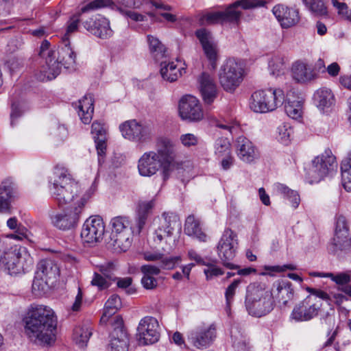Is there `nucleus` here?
Segmentation results:
<instances>
[{
    "label": "nucleus",
    "instance_id": "nucleus-1",
    "mask_svg": "<svg viewBox=\"0 0 351 351\" xmlns=\"http://www.w3.org/2000/svg\"><path fill=\"white\" fill-rule=\"evenodd\" d=\"M49 183L51 196L60 206L67 204L78 205L82 197H85L84 205H86L97 188L95 184H93L88 190L82 193L79 182L73 178L66 168L60 165L55 167Z\"/></svg>",
    "mask_w": 351,
    "mask_h": 351
},
{
    "label": "nucleus",
    "instance_id": "nucleus-2",
    "mask_svg": "<svg viewBox=\"0 0 351 351\" xmlns=\"http://www.w3.org/2000/svg\"><path fill=\"white\" fill-rule=\"evenodd\" d=\"M57 319L49 306L32 304L25 318V332L35 343L49 345L55 341Z\"/></svg>",
    "mask_w": 351,
    "mask_h": 351
},
{
    "label": "nucleus",
    "instance_id": "nucleus-3",
    "mask_svg": "<svg viewBox=\"0 0 351 351\" xmlns=\"http://www.w3.org/2000/svg\"><path fill=\"white\" fill-rule=\"evenodd\" d=\"M176 158V147L167 138H160L156 143V151L145 152L138 160L139 174L151 177L160 169L162 170L164 179H167Z\"/></svg>",
    "mask_w": 351,
    "mask_h": 351
},
{
    "label": "nucleus",
    "instance_id": "nucleus-4",
    "mask_svg": "<svg viewBox=\"0 0 351 351\" xmlns=\"http://www.w3.org/2000/svg\"><path fill=\"white\" fill-rule=\"evenodd\" d=\"M39 56L45 60L41 71L45 74L44 77H40L41 80L45 78L48 80L56 78L60 73L62 66L66 69L71 68L76 59L75 53L67 40H62V46L58 50L51 47L48 40H43L40 47Z\"/></svg>",
    "mask_w": 351,
    "mask_h": 351
},
{
    "label": "nucleus",
    "instance_id": "nucleus-5",
    "mask_svg": "<svg viewBox=\"0 0 351 351\" xmlns=\"http://www.w3.org/2000/svg\"><path fill=\"white\" fill-rule=\"evenodd\" d=\"M263 1L237 0L227 5L224 10L213 12L204 10L199 12V26H208L220 23L238 24L240 21L242 12L239 8L243 10L254 9L263 6Z\"/></svg>",
    "mask_w": 351,
    "mask_h": 351
},
{
    "label": "nucleus",
    "instance_id": "nucleus-6",
    "mask_svg": "<svg viewBox=\"0 0 351 351\" xmlns=\"http://www.w3.org/2000/svg\"><path fill=\"white\" fill-rule=\"evenodd\" d=\"M245 306L252 316L261 317L271 312L274 306L272 293L260 283H250L246 288Z\"/></svg>",
    "mask_w": 351,
    "mask_h": 351
},
{
    "label": "nucleus",
    "instance_id": "nucleus-7",
    "mask_svg": "<svg viewBox=\"0 0 351 351\" xmlns=\"http://www.w3.org/2000/svg\"><path fill=\"white\" fill-rule=\"evenodd\" d=\"M284 91L280 88H267L254 91L250 99V108L256 113L273 112L283 104Z\"/></svg>",
    "mask_w": 351,
    "mask_h": 351
},
{
    "label": "nucleus",
    "instance_id": "nucleus-8",
    "mask_svg": "<svg viewBox=\"0 0 351 351\" xmlns=\"http://www.w3.org/2000/svg\"><path fill=\"white\" fill-rule=\"evenodd\" d=\"M111 233L110 245L117 252L127 251L132 244V235L135 232L128 217L117 216L113 217L110 223Z\"/></svg>",
    "mask_w": 351,
    "mask_h": 351
},
{
    "label": "nucleus",
    "instance_id": "nucleus-9",
    "mask_svg": "<svg viewBox=\"0 0 351 351\" xmlns=\"http://www.w3.org/2000/svg\"><path fill=\"white\" fill-rule=\"evenodd\" d=\"M335 156L329 149L316 156L307 170L306 176L311 184L318 182L337 171Z\"/></svg>",
    "mask_w": 351,
    "mask_h": 351
},
{
    "label": "nucleus",
    "instance_id": "nucleus-10",
    "mask_svg": "<svg viewBox=\"0 0 351 351\" xmlns=\"http://www.w3.org/2000/svg\"><path fill=\"white\" fill-rule=\"evenodd\" d=\"M243 72L235 60H227L219 72V80L223 89L228 93L234 92L243 80Z\"/></svg>",
    "mask_w": 351,
    "mask_h": 351
},
{
    "label": "nucleus",
    "instance_id": "nucleus-11",
    "mask_svg": "<svg viewBox=\"0 0 351 351\" xmlns=\"http://www.w3.org/2000/svg\"><path fill=\"white\" fill-rule=\"evenodd\" d=\"M237 234L231 229L226 228L217 245V254L223 265L230 269H238L239 266L230 262L236 256L238 249Z\"/></svg>",
    "mask_w": 351,
    "mask_h": 351
},
{
    "label": "nucleus",
    "instance_id": "nucleus-12",
    "mask_svg": "<svg viewBox=\"0 0 351 351\" xmlns=\"http://www.w3.org/2000/svg\"><path fill=\"white\" fill-rule=\"evenodd\" d=\"M84 200L85 197H82L78 205H69V208L62 213L50 215L52 224L57 228L63 230L75 228L84 210Z\"/></svg>",
    "mask_w": 351,
    "mask_h": 351
},
{
    "label": "nucleus",
    "instance_id": "nucleus-13",
    "mask_svg": "<svg viewBox=\"0 0 351 351\" xmlns=\"http://www.w3.org/2000/svg\"><path fill=\"white\" fill-rule=\"evenodd\" d=\"M199 43H200L203 54L208 64L206 69L215 71L219 60V47L212 32L206 28H199Z\"/></svg>",
    "mask_w": 351,
    "mask_h": 351
},
{
    "label": "nucleus",
    "instance_id": "nucleus-14",
    "mask_svg": "<svg viewBox=\"0 0 351 351\" xmlns=\"http://www.w3.org/2000/svg\"><path fill=\"white\" fill-rule=\"evenodd\" d=\"M322 302L316 297H306L293 309L290 319L296 322H306L317 316Z\"/></svg>",
    "mask_w": 351,
    "mask_h": 351
},
{
    "label": "nucleus",
    "instance_id": "nucleus-15",
    "mask_svg": "<svg viewBox=\"0 0 351 351\" xmlns=\"http://www.w3.org/2000/svg\"><path fill=\"white\" fill-rule=\"evenodd\" d=\"M137 337L141 345L153 344L160 338L158 320L151 316L143 317L137 328Z\"/></svg>",
    "mask_w": 351,
    "mask_h": 351
},
{
    "label": "nucleus",
    "instance_id": "nucleus-16",
    "mask_svg": "<svg viewBox=\"0 0 351 351\" xmlns=\"http://www.w3.org/2000/svg\"><path fill=\"white\" fill-rule=\"evenodd\" d=\"M105 232V224L102 218L95 215L87 219L83 224L81 237L84 243L93 244L99 242Z\"/></svg>",
    "mask_w": 351,
    "mask_h": 351
},
{
    "label": "nucleus",
    "instance_id": "nucleus-17",
    "mask_svg": "<svg viewBox=\"0 0 351 351\" xmlns=\"http://www.w3.org/2000/svg\"><path fill=\"white\" fill-rule=\"evenodd\" d=\"M215 71L204 69L199 76V91L205 104H211L217 97L218 88L215 78Z\"/></svg>",
    "mask_w": 351,
    "mask_h": 351
},
{
    "label": "nucleus",
    "instance_id": "nucleus-18",
    "mask_svg": "<svg viewBox=\"0 0 351 351\" xmlns=\"http://www.w3.org/2000/svg\"><path fill=\"white\" fill-rule=\"evenodd\" d=\"M333 251H343L351 246V237L346 218L343 215L336 217L335 234L332 241Z\"/></svg>",
    "mask_w": 351,
    "mask_h": 351
},
{
    "label": "nucleus",
    "instance_id": "nucleus-19",
    "mask_svg": "<svg viewBox=\"0 0 351 351\" xmlns=\"http://www.w3.org/2000/svg\"><path fill=\"white\" fill-rule=\"evenodd\" d=\"M82 25L90 34L101 39L109 38L113 34L110 21L100 14L93 15L86 20H82Z\"/></svg>",
    "mask_w": 351,
    "mask_h": 351
},
{
    "label": "nucleus",
    "instance_id": "nucleus-20",
    "mask_svg": "<svg viewBox=\"0 0 351 351\" xmlns=\"http://www.w3.org/2000/svg\"><path fill=\"white\" fill-rule=\"evenodd\" d=\"M271 11L282 29H289L295 26L300 19L298 9L284 4L274 5Z\"/></svg>",
    "mask_w": 351,
    "mask_h": 351
},
{
    "label": "nucleus",
    "instance_id": "nucleus-21",
    "mask_svg": "<svg viewBox=\"0 0 351 351\" xmlns=\"http://www.w3.org/2000/svg\"><path fill=\"white\" fill-rule=\"evenodd\" d=\"M110 7L112 9H117L121 14L135 22H143L147 21L145 14L131 10H125L118 7L112 0H94L81 8V12L84 13L90 10Z\"/></svg>",
    "mask_w": 351,
    "mask_h": 351
},
{
    "label": "nucleus",
    "instance_id": "nucleus-22",
    "mask_svg": "<svg viewBox=\"0 0 351 351\" xmlns=\"http://www.w3.org/2000/svg\"><path fill=\"white\" fill-rule=\"evenodd\" d=\"M171 252V247L168 248L162 247L161 252L147 251L143 252V256L147 261H159L158 264L162 269L171 270L181 262L180 256H168Z\"/></svg>",
    "mask_w": 351,
    "mask_h": 351
},
{
    "label": "nucleus",
    "instance_id": "nucleus-23",
    "mask_svg": "<svg viewBox=\"0 0 351 351\" xmlns=\"http://www.w3.org/2000/svg\"><path fill=\"white\" fill-rule=\"evenodd\" d=\"M236 150L239 158L245 163H253L260 157L258 149L243 136L237 138Z\"/></svg>",
    "mask_w": 351,
    "mask_h": 351
},
{
    "label": "nucleus",
    "instance_id": "nucleus-24",
    "mask_svg": "<svg viewBox=\"0 0 351 351\" xmlns=\"http://www.w3.org/2000/svg\"><path fill=\"white\" fill-rule=\"evenodd\" d=\"M111 332L109 351H128V337L123 326L122 318L117 316Z\"/></svg>",
    "mask_w": 351,
    "mask_h": 351
},
{
    "label": "nucleus",
    "instance_id": "nucleus-25",
    "mask_svg": "<svg viewBox=\"0 0 351 351\" xmlns=\"http://www.w3.org/2000/svg\"><path fill=\"white\" fill-rule=\"evenodd\" d=\"M178 114L182 121L193 122L197 120V99L191 95L183 96L179 101Z\"/></svg>",
    "mask_w": 351,
    "mask_h": 351
},
{
    "label": "nucleus",
    "instance_id": "nucleus-26",
    "mask_svg": "<svg viewBox=\"0 0 351 351\" xmlns=\"http://www.w3.org/2000/svg\"><path fill=\"white\" fill-rule=\"evenodd\" d=\"M285 110L286 114L293 119H299L303 113L304 99L295 93L294 90H290L285 98Z\"/></svg>",
    "mask_w": 351,
    "mask_h": 351
},
{
    "label": "nucleus",
    "instance_id": "nucleus-27",
    "mask_svg": "<svg viewBox=\"0 0 351 351\" xmlns=\"http://www.w3.org/2000/svg\"><path fill=\"white\" fill-rule=\"evenodd\" d=\"M293 78L299 83H306L317 77V73L312 65L301 62H295L291 68Z\"/></svg>",
    "mask_w": 351,
    "mask_h": 351
},
{
    "label": "nucleus",
    "instance_id": "nucleus-28",
    "mask_svg": "<svg viewBox=\"0 0 351 351\" xmlns=\"http://www.w3.org/2000/svg\"><path fill=\"white\" fill-rule=\"evenodd\" d=\"M291 283L288 280H278L273 285L271 291L272 297H275L279 303L286 306L293 297Z\"/></svg>",
    "mask_w": 351,
    "mask_h": 351
},
{
    "label": "nucleus",
    "instance_id": "nucleus-29",
    "mask_svg": "<svg viewBox=\"0 0 351 351\" xmlns=\"http://www.w3.org/2000/svg\"><path fill=\"white\" fill-rule=\"evenodd\" d=\"M160 62V73L163 80L169 82L176 81L184 71V68L178 62H169L166 59H162Z\"/></svg>",
    "mask_w": 351,
    "mask_h": 351
},
{
    "label": "nucleus",
    "instance_id": "nucleus-30",
    "mask_svg": "<svg viewBox=\"0 0 351 351\" xmlns=\"http://www.w3.org/2000/svg\"><path fill=\"white\" fill-rule=\"evenodd\" d=\"M59 269L58 266L50 259L42 260L38 264L36 275L45 284L51 279H56Z\"/></svg>",
    "mask_w": 351,
    "mask_h": 351
},
{
    "label": "nucleus",
    "instance_id": "nucleus-31",
    "mask_svg": "<svg viewBox=\"0 0 351 351\" xmlns=\"http://www.w3.org/2000/svg\"><path fill=\"white\" fill-rule=\"evenodd\" d=\"M78 109V115L84 124L90 123L94 112V99L90 94L86 95L78 101L76 107Z\"/></svg>",
    "mask_w": 351,
    "mask_h": 351
},
{
    "label": "nucleus",
    "instance_id": "nucleus-32",
    "mask_svg": "<svg viewBox=\"0 0 351 351\" xmlns=\"http://www.w3.org/2000/svg\"><path fill=\"white\" fill-rule=\"evenodd\" d=\"M91 132L93 134L98 155L102 156L106 149V129L103 123L96 121L92 124Z\"/></svg>",
    "mask_w": 351,
    "mask_h": 351
},
{
    "label": "nucleus",
    "instance_id": "nucleus-33",
    "mask_svg": "<svg viewBox=\"0 0 351 351\" xmlns=\"http://www.w3.org/2000/svg\"><path fill=\"white\" fill-rule=\"evenodd\" d=\"M314 101L319 109L324 110L334 105L335 97L330 89L322 88L315 93Z\"/></svg>",
    "mask_w": 351,
    "mask_h": 351
},
{
    "label": "nucleus",
    "instance_id": "nucleus-34",
    "mask_svg": "<svg viewBox=\"0 0 351 351\" xmlns=\"http://www.w3.org/2000/svg\"><path fill=\"white\" fill-rule=\"evenodd\" d=\"M159 227L166 231L167 236H171L174 230H180L181 222L176 213H165L162 215Z\"/></svg>",
    "mask_w": 351,
    "mask_h": 351
},
{
    "label": "nucleus",
    "instance_id": "nucleus-35",
    "mask_svg": "<svg viewBox=\"0 0 351 351\" xmlns=\"http://www.w3.org/2000/svg\"><path fill=\"white\" fill-rule=\"evenodd\" d=\"M147 43L150 53L155 61L160 62L167 58L166 47L158 38L148 35Z\"/></svg>",
    "mask_w": 351,
    "mask_h": 351
},
{
    "label": "nucleus",
    "instance_id": "nucleus-36",
    "mask_svg": "<svg viewBox=\"0 0 351 351\" xmlns=\"http://www.w3.org/2000/svg\"><path fill=\"white\" fill-rule=\"evenodd\" d=\"M17 261L18 257L15 249L14 250L5 252L0 266L2 265L5 270H7L8 273L10 275L21 274V268L22 267L19 265Z\"/></svg>",
    "mask_w": 351,
    "mask_h": 351
},
{
    "label": "nucleus",
    "instance_id": "nucleus-37",
    "mask_svg": "<svg viewBox=\"0 0 351 351\" xmlns=\"http://www.w3.org/2000/svg\"><path fill=\"white\" fill-rule=\"evenodd\" d=\"M154 200L143 201L138 203L136 219V232L140 233L144 227L147 215L154 206Z\"/></svg>",
    "mask_w": 351,
    "mask_h": 351
},
{
    "label": "nucleus",
    "instance_id": "nucleus-38",
    "mask_svg": "<svg viewBox=\"0 0 351 351\" xmlns=\"http://www.w3.org/2000/svg\"><path fill=\"white\" fill-rule=\"evenodd\" d=\"M92 335V328L89 324L76 326L73 330V341L76 345L84 348Z\"/></svg>",
    "mask_w": 351,
    "mask_h": 351
},
{
    "label": "nucleus",
    "instance_id": "nucleus-39",
    "mask_svg": "<svg viewBox=\"0 0 351 351\" xmlns=\"http://www.w3.org/2000/svg\"><path fill=\"white\" fill-rule=\"evenodd\" d=\"M154 130L151 123L138 122L134 143L143 144L150 141L154 136Z\"/></svg>",
    "mask_w": 351,
    "mask_h": 351
},
{
    "label": "nucleus",
    "instance_id": "nucleus-40",
    "mask_svg": "<svg viewBox=\"0 0 351 351\" xmlns=\"http://www.w3.org/2000/svg\"><path fill=\"white\" fill-rule=\"evenodd\" d=\"M217 336L214 324L203 327L199 332V349L210 346Z\"/></svg>",
    "mask_w": 351,
    "mask_h": 351
},
{
    "label": "nucleus",
    "instance_id": "nucleus-41",
    "mask_svg": "<svg viewBox=\"0 0 351 351\" xmlns=\"http://www.w3.org/2000/svg\"><path fill=\"white\" fill-rule=\"evenodd\" d=\"M16 255L18 257L17 262L21 266V273H25L30 270L34 265V260L30 254L25 247H19L16 249Z\"/></svg>",
    "mask_w": 351,
    "mask_h": 351
},
{
    "label": "nucleus",
    "instance_id": "nucleus-42",
    "mask_svg": "<svg viewBox=\"0 0 351 351\" xmlns=\"http://www.w3.org/2000/svg\"><path fill=\"white\" fill-rule=\"evenodd\" d=\"M275 189L278 194L290 201L293 208L298 207L300 198L297 191L291 190L287 186L280 183L275 184Z\"/></svg>",
    "mask_w": 351,
    "mask_h": 351
},
{
    "label": "nucleus",
    "instance_id": "nucleus-43",
    "mask_svg": "<svg viewBox=\"0 0 351 351\" xmlns=\"http://www.w3.org/2000/svg\"><path fill=\"white\" fill-rule=\"evenodd\" d=\"M322 324L326 326L328 340L324 343L323 347H328L332 344L337 334V326L335 327V318L333 315L328 314L322 321Z\"/></svg>",
    "mask_w": 351,
    "mask_h": 351
},
{
    "label": "nucleus",
    "instance_id": "nucleus-44",
    "mask_svg": "<svg viewBox=\"0 0 351 351\" xmlns=\"http://www.w3.org/2000/svg\"><path fill=\"white\" fill-rule=\"evenodd\" d=\"M17 186L11 178L3 180L0 184V196L13 199L17 194Z\"/></svg>",
    "mask_w": 351,
    "mask_h": 351
},
{
    "label": "nucleus",
    "instance_id": "nucleus-45",
    "mask_svg": "<svg viewBox=\"0 0 351 351\" xmlns=\"http://www.w3.org/2000/svg\"><path fill=\"white\" fill-rule=\"evenodd\" d=\"M138 122L136 119L126 121L119 126L122 136L130 141L134 142Z\"/></svg>",
    "mask_w": 351,
    "mask_h": 351
},
{
    "label": "nucleus",
    "instance_id": "nucleus-46",
    "mask_svg": "<svg viewBox=\"0 0 351 351\" xmlns=\"http://www.w3.org/2000/svg\"><path fill=\"white\" fill-rule=\"evenodd\" d=\"M121 306V302L118 295H112L105 304L102 319L113 315Z\"/></svg>",
    "mask_w": 351,
    "mask_h": 351
},
{
    "label": "nucleus",
    "instance_id": "nucleus-47",
    "mask_svg": "<svg viewBox=\"0 0 351 351\" xmlns=\"http://www.w3.org/2000/svg\"><path fill=\"white\" fill-rule=\"evenodd\" d=\"M293 133L290 123H282L278 125L276 130V138L281 143L287 145L291 141V137Z\"/></svg>",
    "mask_w": 351,
    "mask_h": 351
},
{
    "label": "nucleus",
    "instance_id": "nucleus-48",
    "mask_svg": "<svg viewBox=\"0 0 351 351\" xmlns=\"http://www.w3.org/2000/svg\"><path fill=\"white\" fill-rule=\"evenodd\" d=\"M313 276L330 278L333 282L340 287H343L350 282L351 277L347 273H339L334 274L332 273H319L315 272L312 274Z\"/></svg>",
    "mask_w": 351,
    "mask_h": 351
},
{
    "label": "nucleus",
    "instance_id": "nucleus-49",
    "mask_svg": "<svg viewBox=\"0 0 351 351\" xmlns=\"http://www.w3.org/2000/svg\"><path fill=\"white\" fill-rule=\"evenodd\" d=\"M215 153L218 158L232 153L231 144L227 138H219L215 144Z\"/></svg>",
    "mask_w": 351,
    "mask_h": 351
},
{
    "label": "nucleus",
    "instance_id": "nucleus-50",
    "mask_svg": "<svg viewBox=\"0 0 351 351\" xmlns=\"http://www.w3.org/2000/svg\"><path fill=\"white\" fill-rule=\"evenodd\" d=\"M306 6L314 14L319 16L327 14V8L322 0H303Z\"/></svg>",
    "mask_w": 351,
    "mask_h": 351
},
{
    "label": "nucleus",
    "instance_id": "nucleus-51",
    "mask_svg": "<svg viewBox=\"0 0 351 351\" xmlns=\"http://www.w3.org/2000/svg\"><path fill=\"white\" fill-rule=\"evenodd\" d=\"M232 333V332H231ZM232 339V346L236 351H250L251 346L249 340L246 337L240 335L239 337H237L233 334L231 335Z\"/></svg>",
    "mask_w": 351,
    "mask_h": 351
},
{
    "label": "nucleus",
    "instance_id": "nucleus-52",
    "mask_svg": "<svg viewBox=\"0 0 351 351\" xmlns=\"http://www.w3.org/2000/svg\"><path fill=\"white\" fill-rule=\"evenodd\" d=\"M241 279H235L228 286L225 291L226 303H227V308L230 309V306L234 300V297L236 294L237 290L241 283Z\"/></svg>",
    "mask_w": 351,
    "mask_h": 351
},
{
    "label": "nucleus",
    "instance_id": "nucleus-53",
    "mask_svg": "<svg viewBox=\"0 0 351 351\" xmlns=\"http://www.w3.org/2000/svg\"><path fill=\"white\" fill-rule=\"evenodd\" d=\"M184 232L186 234L197 238V221L195 215H189L185 221Z\"/></svg>",
    "mask_w": 351,
    "mask_h": 351
},
{
    "label": "nucleus",
    "instance_id": "nucleus-54",
    "mask_svg": "<svg viewBox=\"0 0 351 351\" xmlns=\"http://www.w3.org/2000/svg\"><path fill=\"white\" fill-rule=\"evenodd\" d=\"M269 67L272 75H278L285 69L284 58L280 56L274 57L269 62Z\"/></svg>",
    "mask_w": 351,
    "mask_h": 351
},
{
    "label": "nucleus",
    "instance_id": "nucleus-55",
    "mask_svg": "<svg viewBox=\"0 0 351 351\" xmlns=\"http://www.w3.org/2000/svg\"><path fill=\"white\" fill-rule=\"evenodd\" d=\"M204 273L206 276L207 280H210L214 278L218 277L223 274V271L221 268L214 264L207 265V267L204 269Z\"/></svg>",
    "mask_w": 351,
    "mask_h": 351
},
{
    "label": "nucleus",
    "instance_id": "nucleus-56",
    "mask_svg": "<svg viewBox=\"0 0 351 351\" xmlns=\"http://www.w3.org/2000/svg\"><path fill=\"white\" fill-rule=\"evenodd\" d=\"M162 267L160 265L146 264L141 267V271L143 275L155 276L160 274Z\"/></svg>",
    "mask_w": 351,
    "mask_h": 351
},
{
    "label": "nucleus",
    "instance_id": "nucleus-57",
    "mask_svg": "<svg viewBox=\"0 0 351 351\" xmlns=\"http://www.w3.org/2000/svg\"><path fill=\"white\" fill-rule=\"evenodd\" d=\"M91 284L101 290L107 289L110 285V282L104 278L103 275L95 272L91 280Z\"/></svg>",
    "mask_w": 351,
    "mask_h": 351
},
{
    "label": "nucleus",
    "instance_id": "nucleus-58",
    "mask_svg": "<svg viewBox=\"0 0 351 351\" xmlns=\"http://www.w3.org/2000/svg\"><path fill=\"white\" fill-rule=\"evenodd\" d=\"M117 285L119 288L125 289L127 293L132 294L135 292V289L131 287L132 278L131 277L116 278Z\"/></svg>",
    "mask_w": 351,
    "mask_h": 351
},
{
    "label": "nucleus",
    "instance_id": "nucleus-59",
    "mask_svg": "<svg viewBox=\"0 0 351 351\" xmlns=\"http://www.w3.org/2000/svg\"><path fill=\"white\" fill-rule=\"evenodd\" d=\"M79 21L80 19L77 16H74L71 18L70 21L68 22L66 31L62 37V40H69L70 34L77 29Z\"/></svg>",
    "mask_w": 351,
    "mask_h": 351
},
{
    "label": "nucleus",
    "instance_id": "nucleus-60",
    "mask_svg": "<svg viewBox=\"0 0 351 351\" xmlns=\"http://www.w3.org/2000/svg\"><path fill=\"white\" fill-rule=\"evenodd\" d=\"M306 290L311 293V295L308 297H316L321 301V300H325L326 302H331L332 298L331 296L329 295L326 292L319 290V289H315L313 288L308 287Z\"/></svg>",
    "mask_w": 351,
    "mask_h": 351
},
{
    "label": "nucleus",
    "instance_id": "nucleus-61",
    "mask_svg": "<svg viewBox=\"0 0 351 351\" xmlns=\"http://www.w3.org/2000/svg\"><path fill=\"white\" fill-rule=\"evenodd\" d=\"M14 232L8 235V237L14 240L22 241L27 238V229L25 226H19L14 230Z\"/></svg>",
    "mask_w": 351,
    "mask_h": 351
},
{
    "label": "nucleus",
    "instance_id": "nucleus-62",
    "mask_svg": "<svg viewBox=\"0 0 351 351\" xmlns=\"http://www.w3.org/2000/svg\"><path fill=\"white\" fill-rule=\"evenodd\" d=\"M23 104L21 103H12V111L10 113V119H11V125H14V121L15 119L21 116L23 110H22L23 107Z\"/></svg>",
    "mask_w": 351,
    "mask_h": 351
},
{
    "label": "nucleus",
    "instance_id": "nucleus-63",
    "mask_svg": "<svg viewBox=\"0 0 351 351\" xmlns=\"http://www.w3.org/2000/svg\"><path fill=\"white\" fill-rule=\"evenodd\" d=\"M141 284L146 289H154L158 285V280L154 276L143 275L141 279Z\"/></svg>",
    "mask_w": 351,
    "mask_h": 351
},
{
    "label": "nucleus",
    "instance_id": "nucleus-64",
    "mask_svg": "<svg viewBox=\"0 0 351 351\" xmlns=\"http://www.w3.org/2000/svg\"><path fill=\"white\" fill-rule=\"evenodd\" d=\"M341 182L343 188L347 191H351V170L343 171L341 170Z\"/></svg>",
    "mask_w": 351,
    "mask_h": 351
}]
</instances>
